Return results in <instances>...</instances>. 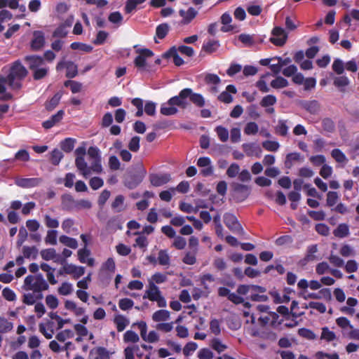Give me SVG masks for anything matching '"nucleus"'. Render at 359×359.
Segmentation results:
<instances>
[{"mask_svg": "<svg viewBox=\"0 0 359 359\" xmlns=\"http://www.w3.org/2000/svg\"><path fill=\"white\" fill-rule=\"evenodd\" d=\"M27 74L28 71L20 60L13 62L8 73L9 87L12 90H20L22 86V81Z\"/></svg>", "mask_w": 359, "mask_h": 359, "instance_id": "obj_1", "label": "nucleus"}, {"mask_svg": "<svg viewBox=\"0 0 359 359\" xmlns=\"http://www.w3.org/2000/svg\"><path fill=\"white\" fill-rule=\"evenodd\" d=\"M24 286L25 290H32L34 292H41L43 290H47L49 287L48 284L41 273L35 276H27L25 279Z\"/></svg>", "mask_w": 359, "mask_h": 359, "instance_id": "obj_2", "label": "nucleus"}, {"mask_svg": "<svg viewBox=\"0 0 359 359\" xmlns=\"http://www.w3.org/2000/svg\"><path fill=\"white\" fill-rule=\"evenodd\" d=\"M224 223L226 227L233 233L243 234L244 230L238 221L236 217L231 213L226 212L224 215Z\"/></svg>", "mask_w": 359, "mask_h": 359, "instance_id": "obj_3", "label": "nucleus"}, {"mask_svg": "<svg viewBox=\"0 0 359 359\" xmlns=\"http://www.w3.org/2000/svg\"><path fill=\"white\" fill-rule=\"evenodd\" d=\"M139 55L134 60V65L139 70L145 69L147 59L154 55L152 50L148 48H142L137 50Z\"/></svg>", "mask_w": 359, "mask_h": 359, "instance_id": "obj_4", "label": "nucleus"}, {"mask_svg": "<svg viewBox=\"0 0 359 359\" xmlns=\"http://www.w3.org/2000/svg\"><path fill=\"white\" fill-rule=\"evenodd\" d=\"M189 94L190 91L188 90L187 88H184L180 92L178 95L170 98L167 104H168V105H173L174 107L177 106L182 109H185L188 105L186 99L188 98Z\"/></svg>", "mask_w": 359, "mask_h": 359, "instance_id": "obj_5", "label": "nucleus"}, {"mask_svg": "<svg viewBox=\"0 0 359 359\" xmlns=\"http://www.w3.org/2000/svg\"><path fill=\"white\" fill-rule=\"evenodd\" d=\"M66 68V77L73 79L78 74V67L72 61H60L56 65V70L61 71Z\"/></svg>", "mask_w": 359, "mask_h": 359, "instance_id": "obj_6", "label": "nucleus"}, {"mask_svg": "<svg viewBox=\"0 0 359 359\" xmlns=\"http://www.w3.org/2000/svg\"><path fill=\"white\" fill-rule=\"evenodd\" d=\"M273 36L270 41L277 46H283L287 41V34L280 27H275L271 32Z\"/></svg>", "mask_w": 359, "mask_h": 359, "instance_id": "obj_7", "label": "nucleus"}, {"mask_svg": "<svg viewBox=\"0 0 359 359\" xmlns=\"http://www.w3.org/2000/svg\"><path fill=\"white\" fill-rule=\"evenodd\" d=\"M72 275L74 279H78L85 273V268L83 266H77L74 264H65L60 270L59 274L62 273Z\"/></svg>", "mask_w": 359, "mask_h": 359, "instance_id": "obj_8", "label": "nucleus"}, {"mask_svg": "<svg viewBox=\"0 0 359 359\" xmlns=\"http://www.w3.org/2000/svg\"><path fill=\"white\" fill-rule=\"evenodd\" d=\"M45 45V36L42 31L33 32V38L30 42V48L33 51L41 50Z\"/></svg>", "mask_w": 359, "mask_h": 359, "instance_id": "obj_9", "label": "nucleus"}, {"mask_svg": "<svg viewBox=\"0 0 359 359\" xmlns=\"http://www.w3.org/2000/svg\"><path fill=\"white\" fill-rule=\"evenodd\" d=\"M24 60L27 63L29 69L31 71L43 67L45 64L44 59L39 55H27L25 57Z\"/></svg>", "mask_w": 359, "mask_h": 359, "instance_id": "obj_10", "label": "nucleus"}, {"mask_svg": "<svg viewBox=\"0 0 359 359\" xmlns=\"http://www.w3.org/2000/svg\"><path fill=\"white\" fill-rule=\"evenodd\" d=\"M42 182L41 178H18L15 180V184L20 187L28 189L39 186Z\"/></svg>", "mask_w": 359, "mask_h": 359, "instance_id": "obj_11", "label": "nucleus"}, {"mask_svg": "<svg viewBox=\"0 0 359 359\" xmlns=\"http://www.w3.org/2000/svg\"><path fill=\"white\" fill-rule=\"evenodd\" d=\"M179 15L182 18L181 24L185 25L189 24L197 16L198 11L193 7H190L187 11L180 9Z\"/></svg>", "mask_w": 359, "mask_h": 359, "instance_id": "obj_12", "label": "nucleus"}, {"mask_svg": "<svg viewBox=\"0 0 359 359\" xmlns=\"http://www.w3.org/2000/svg\"><path fill=\"white\" fill-rule=\"evenodd\" d=\"M243 149L245 154L248 156H255L257 158L261 156L262 149L259 144L251 142V143H244L242 145Z\"/></svg>", "mask_w": 359, "mask_h": 359, "instance_id": "obj_13", "label": "nucleus"}, {"mask_svg": "<svg viewBox=\"0 0 359 359\" xmlns=\"http://www.w3.org/2000/svg\"><path fill=\"white\" fill-rule=\"evenodd\" d=\"M161 294V291L154 283L149 281V288L146 290L143 299L147 298L150 301L154 302Z\"/></svg>", "mask_w": 359, "mask_h": 359, "instance_id": "obj_14", "label": "nucleus"}, {"mask_svg": "<svg viewBox=\"0 0 359 359\" xmlns=\"http://www.w3.org/2000/svg\"><path fill=\"white\" fill-rule=\"evenodd\" d=\"M65 111L59 110L55 114L52 115L49 119L43 122L42 126L46 129H50L59 123L63 118Z\"/></svg>", "mask_w": 359, "mask_h": 359, "instance_id": "obj_15", "label": "nucleus"}, {"mask_svg": "<svg viewBox=\"0 0 359 359\" xmlns=\"http://www.w3.org/2000/svg\"><path fill=\"white\" fill-rule=\"evenodd\" d=\"M76 201L70 194H65L61 196V205L62 210H72L76 208Z\"/></svg>", "mask_w": 359, "mask_h": 359, "instance_id": "obj_16", "label": "nucleus"}, {"mask_svg": "<svg viewBox=\"0 0 359 359\" xmlns=\"http://www.w3.org/2000/svg\"><path fill=\"white\" fill-rule=\"evenodd\" d=\"M170 180V175L168 174L158 175L154 174L150 176V182L154 187H160L168 183Z\"/></svg>", "mask_w": 359, "mask_h": 359, "instance_id": "obj_17", "label": "nucleus"}, {"mask_svg": "<svg viewBox=\"0 0 359 359\" xmlns=\"http://www.w3.org/2000/svg\"><path fill=\"white\" fill-rule=\"evenodd\" d=\"M75 165L80 173L87 178L89 176V170L84 157H76Z\"/></svg>", "mask_w": 359, "mask_h": 359, "instance_id": "obj_18", "label": "nucleus"}, {"mask_svg": "<svg viewBox=\"0 0 359 359\" xmlns=\"http://www.w3.org/2000/svg\"><path fill=\"white\" fill-rule=\"evenodd\" d=\"M62 93L61 91L57 92L50 100L45 102V108L47 111H53L60 103L62 98Z\"/></svg>", "mask_w": 359, "mask_h": 359, "instance_id": "obj_19", "label": "nucleus"}, {"mask_svg": "<svg viewBox=\"0 0 359 359\" xmlns=\"http://www.w3.org/2000/svg\"><path fill=\"white\" fill-rule=\"evenodd\" d=\"M187 88L190 91V94L188 96L190 101L198 107L201 108L204 107L205 102L203 96L200 93H194L191 88Z\"/></svg>", "mask_w": 359, "mask_h": 359, "instance_id": "obj_20", "label": "nucleus"}, {"mask_svg": "<svg viewBox=\"0 0 359 359\" xmlns=\"http://www.w3.org/2000/svg\"><path fill=\"white\" fill-rule=\"evenodd\" d=\"M220 43L218 40L210 39L205 42L202 46V50L206 53L211 54L217 50Z\"/></svg>", "mask_w": 359, "mask_h": 359, "instance_id": "obj_21", "label": "nucleus"}, {"mask_svg": "<svg viewBox=\"0 0 359 359\" xmlns=\"http://www.w3.org/2000/svg\"><path fill=\"white\" fill-rule=\"evenodd\" d=\"M350 233L349 226L346 223L339 224L337 227L333 231V234L335 237L343 238L347 237Z\"/></svg>", "mask_w": 359, "mask_h": 359, "instance_id": "obj_22", "label": "nucleus"}, {"mask_svg": "<svg viewBox=\"0 0 359 359\" xmlns=\"http://www.w3.org/2000/svg\"><path fill=\"white\" fill-rule=\"evenodd\" d=\"M22 252L25 259H35L39 254V250L36 246L25 245L22 248Z\"/></svg>", "mask_w": 359, "mask_h": 359, "instance_id": "obj_23", "label": "nucleus"}, {"mask_svg": "<svg viewBox=\"0 0 359 359\" xmlns=\"http://www.w3.org/2000/svg\"><path fill=\"white\" fill-rule=\"evenodd\" d=\"M232 20L231 16L229 13H224L221 16V22L224 25L222 27L221 31L223 32H231L233 29V25H229Z\"/></svg>", "mask_w": 359, "mask_h": 359, "instance_id": "obj_24", "label": "nucleus"}, {"mask_svg": "<svg viewBox=\"0 0 359 359\" xmlns=\"http://www.w3.org/2000/svg\"><path fill=\"white\" fill-rule=\"evenodd\" d=\"M349 79L346 76H337L334 79L333 84L342 93L345 92V87L349 85Z\"/></svg>", "mask_w": 359, "mask_h": 359, "instance_id": "obj_25", "label": "nucleus"}, {"mask_svg": "<svg viewBox=\"0 0 359 359\" xmlns=\"http://www.w3.org/2000/svg\"><path fill=\"white\" fill-rule=\"evenodd\" d=\"M114 323L116 326L118 332H122L125 330L126 326L129 324V320L123 315H116L114 317Z\"/></svg>", "mask_w": 359, "mask_h": 359, "instance_id": "obj_26", "label": "nucleus"}, {"mask_svg": "<svg viewBox=\"0 0 359 359\" xmlns=\"http://www.w3.org/2000/svg\"><path fill=\"white\" fill-rule=\"evenodd\" d=\"M302 106L304 109L312 114H316L320 109V105L317 100L306 101Z\"/></svg>", "mask_w": 359, "mask_h": 359, "instance_id": "obj_27", "label": "nucleus"}, {"mask_svg": "<svg viewBox=\"0 0 359 359\" xmlns=\"http://www.w3.org/2000/svg\"><path fill=\"white\" fill-rule=\"evenodd\" d=\"M76 141V139L72 137L65 138L60 142L61 149L66 153L71 152L74 149Z\"/></svg>", "mask_w": 359, "mask_h": 359, "instance_id": "obj_28", "label": "nucleus"}, {"mask_svg": "<svg viewBox=\"0 0 359 359\" xmlns=\"http://www.w3.org/2000/svg\"><path fill=\"white\" fill-rule=\"evenodd\" d=\"M59 241L62 244L72 249H76L78 248V242L76 238L62 235L59 238Z\"/></svg>", "mask_w": 359, "mask_h": 359, "instance_id": "obj_29", "label": "nucleus"}, {"mask_svg": "<svg viewBox=\"0 0 359 359\" xmlns=\"http://www.w3.org/2000/svg\"><path fill=\"white\" fill-rule=\"evenodd\" d=\"M170 318V312L167 310L161 309L154 312L152 315V320L154 322L165 321Z\"/></svg>", "mask_w": 359, "mask_h": 359, "instance_id": "obj_30", "label": "nucleus"}, {"mask_svg": "<svg viewBox=\"0 0 359 359\" xmlns=\"http://www.w3.org/2000/svg\"><path fill=\"white\" fill-rule=\"evenodd\" d=\"M158 263L161 266H168L170 264V257L166 250H161L158 253Z\"/></svg>", "mask_w": 359, "mask_h": 359, "instance_id": "obj_31", "label": "nucleus"}, {"mask_svg": "<svg viewBox=\"0 0 359 359\" xmlns=\"http://www.w3.org/2000/svg\"><path fill=\"white\" fill-rule=\"evenodd\" d=\"M170 30V26L167 23H161L156 28V36L160 39H163Z\"/></svg>", "mask_w": 359, "mask_h": 359, "instance_id": "obj_32", "label": "nucleus"}, {"mask_svg": "<svg viewBox=\"0 0 359 359\" xmlns=\"http://www.w3.org/2000/svg\"><path fill=\"white\" fill-rule=\"evenodd\" d=\"M116 269V264L112 257L108 258L101 267V271L105 273H113Z\"/></svg>", "mask_w": 359, "mask_h": 359, "instance_id": "obj_33", "label": "nucleus"}, {"mask_svg": "<svg viewBox=\"0 0 359 359\" xmlns=\"http://www.w3.org/2000/svg\"><path fill=\"white\" fill-rule=\"evenodd\" d=\"M65 87H69L72 93H77L82 90V83L74 80H67L64 82Z\"/></svg>", "mask_w": 359, "mask_h": 359, "instance_id": "obj_34", "label": "nucleus"}, {"mask_svg": "<svg viewBox=\"0 0 359 359\" xmlns=\"http://www.w3.org/2000/svg\"><path fill=\"white\" fill-rule=\"evenodd\" d=\"M301 155L299 153L292 152L287 154L285 166L286 168L290 169L293 165V161H298L300 160Z\"/></svg>", "mask_w": 359, "mask_h": 359, "instance_id": "obj_35", "label": "nucleus"}, {"mask_svg": "<svg viewBox=\"0 0 359 359\" xmlns=\"http://www.w3.org/2000/svg\"><path fill=\"white\" fill-rule=\"evenodd\" d=\"M147 0H127L124 8L126 13H132L137 8L138 5L143 4Z\"/></svg>", "mask_w": 359, "mask_h": 359, "instance_id": "obj_36", "label": "nucleus"}, {"mask_svg": "<svg viewBox=\"0 0 359 359\" xmlns=\"http://www.w3.org/2000/svg\"><path fill=\"white\" fill-rule=\"evenodd\" d=\"M49 68L48 67H41L32 71L33 79L36 81L45 78L48 73Z\"/></svg>", "mask_w": 359, "mask_h": 359, "instance_id": "obj_37", "label": "nucleus"}, {"mask_svg": "<svg viewBox=\"0 0 359 359\" xmlns=\"http://www.w3.org/2000/svg\"><path fill=\"white\" fill-rule=\"evenodd\" d=\"M288 126H287V121L285 120H279L278 125L275 128V132L276 134L285 137L287 135Z\"/></svg>", "mask_w": 359, "mask_h": 359, "instance_id": "obj_38", "label": "nucleus"}, {"mask_svg": "<svg viewBox=\"0 0 359 359\" xmlns=\"http://www.w3.org/2000/svg\"><path fill=\"white\" fill-rule=\"evenodd\" d=\"M88 170L89 175L91 174V172H93L97 174L101 173L103 170L101 158L93 160V161L90 163V166L88 167Z\"/></svg>", "mask_w": 359, "mask_h": 359, "instance_id": "obj_39", "label": "nucleus"}, {"mask_svg": "<svg viewBox=\"0 0 359 359\" xmlns=\"http://www.w3.org/2000/svg\"><path fill=\"white\" fill-rule=\"evenodd\" d=\"M40 253L42 259L46 261L55 259L57 257L56 250L54 248L42 250Z\"/></svg>", "mask_w": 359, "mask_h": 359, "instance_id": "obj_40", "label": "nucleus"}, {"mask_svg": "<svg viewBox=\"0 0 359 359\" xmlns=\"http://www.w3.org/2000/svg\"><path fill=\"white\" fill-rule=\"evenodd\" d=\"M270 85L272 88L276 89L282 88L288 86V81L282 76H277L275 79L271 81Z\"/></svg>", "mask_w": 359, "mask_h": 359, "instance_id": "obj_41", "label": "nucleus"}, {"mask_svg": "<svg viewBox=\"0 0 359 359\" xmlns=\"http://www.w3.org/2000/svg\"><path fill=\"white\" fill-rule=\"evenodd\" d=\"M161 113L165 116H171L177 113V109L173 105H168V104L163 103L161 107Z\"/></svg>", "mask_w": 359, "mask_h": 359, "instance_id": "obj_42", "label": "nucleus"}, {"mask_svg": "<svg viewBox=\"0 0 359 359\" xmlns=\"http://www.w3.org/2000/svg\"><path fill=\"white\" fill-rule=\"evenodd\" d=\"M320 339L330 342L336 339V334L334 332L330 330L327 327H324L322 328Z\"/></svg>", "mask_w": 359, "mask_h": 359, "instance_id": "obj_43", "label": "nucleus"}, {"mask_svg": "<svg viewBox=\"0 0 359 359\" xmlns=\"http://www.w3.org/2000/svg\"><path fill=\"white\" fill-rule=\"evenodd\" d=\"M13 328V323L8 321L5 318H0V332L7 333L11 331Z\"/></svg>", "mask_w": 359, "mask_h": 359, "instance_id": "obj_44", "label": "nucleus"}, {"mask_svg": "<svg viewBox=\"0 0 359 359\" xmlns=\"http://www.w3.org/2000/svg\"><path fill=\"white\" fill-rule=\"evenodd\" d=\"M70 24H62L58 27H57L53 33V37H60L64 38L67 36L68 32L67 30V27H69Z\"/></svg>", "mask_w": 359, "mask_h": 359, "instance_id": "obj_45", "label": "nucleus"}, {"mask_svg": "<svg viewBox=\"0 0 359 359\" xmlns=\"http://www.w3.org/2000/svg\"><path fill=\"white\" fill-rule=\"evenodd\" d=\"M277 102V99L275 95H267L264 96L261 102L260 105L262 107H268L274 105Z\"/></svg>", "mask_w": 359, "mask_h": 359, "instance_id": "obj_46", "label": "nucleus"}, {"mask_svg": "<svg viewBox=\"0 0 359 359\" xmlns=\"http://www.w3.org/2000/svg\"><path fill=\"white\" fill-rule=\"evenodd\" d=\"M215 132L217 133V135L219 139L222 142H225L228 140L229 131L226 128H224L222 126H217L215 128Z\"/></svg>", "mask_w": 359, "mask_h": 359, "instance_id": "obj_47", "label": "nucleus"}, {"mask_svg": "<svg viewBox=\"0 0 359 359\" xmlns=\"http://www.w3.org/2000/svg\"><path fill=\"white\" fill-rule=\"evenodd\" d=\"M331 156L338 163L347 161L346 155L339 149H334L331 152Z\"/></svg>", "mask_w": 359, "mask_h": 359, "instance_id": "obj_48", "label": "nucleus"}, {"mask_svg": "<svg viewBox=\"0 0 359 359\" xmlns=\"http://www.w3.org/2000/svg\"><path fill=\"white\" fill-rule=\"evenodd\" d=\"M207 281H208V282H213V281H215L214 276L212 274H210V273H205V274H203L201 277V285H203V287L205 289L206 293L209 294L210 292V290L209 286L206 283Z\"/></svg>", "mask_w": 359, "mask_h": 359, "instance_id": "obj_49", "label": "nucleus"}, {"mask_svg": "<svg viewBox=\"0 0 359 359\" xmlns=\"http://www.w3.org/2000/svg\"><path fill=\"white\" fill-rule=\"evenodd\" d=\"M63 156L62 151L57 149H55L51 152L50 160L53 165H57Z\"/></svg>", "mask_w": 359, "mask_h": 359, "instance_id": "obj_50", "label": "nucleus"}, {"mask_svg": "<svg viewBox=\"0 0 359 359\" xmlns=\"http://www.w3.org/2000/svg\"><path fill=\"white\" fill-rule=\"evenodd\" d=\"M57 231L56 230H48L45 238L46 244L55 245L57 244Z\"/></svg>", "mask_w": 359, "mask_h": 359, "instance_id": "obj_51", "label": "nucleus"}, {"mask_svg": "<svg viewBox=\"0 0 359 359\" xmlns=\"http://www.w3.org/2000/svg\"><path fill=\"white\" fill-rule=\"evenodd\" d=\"M123 340L125 342L136 343L139 341L140 338L136 332L132 330H128L123 335Z\"/></svg>", "mask_w": 359, "mask_h": 359, "instance_id": "obj_52", "label": "nucleus"}, {"mask_svg": "<svg viewBox=\"0 0 359 359\" xmlns=\"http://www.w3.org/2000/svg\"><path fill=\"white\" fill-rule=\"evenodd\" d=\"M262 147L266 151H276L279 149L280 144L276 141L266 140L262 142Z\"/></svg>", "mask_w": 359, "mask_h": 359, "instance_id": "obj_53", "label": "nucleus"}, {"mask_svg": "<svg viewBox=\"0 0 359 359\" xmlns=\"http://www.w3.org/2000/svg\"><path fill=\"white\" fill-rule=\"evenodd\" d=\"M72 285L67 282H64L58 287V293L61 295H69L72 292Z\"/></svg>", "mask_w": 359, "mask_h": 359, "instance_id": "obj_54", "label": "nucleus"}, {"mask_svg": "<svg viewBox=\"0 0 359 359\" xmlns=\"http://www.w3.org/2000/svg\"><path fill=\"white\" fill-rule=\"evenodd\" d=\"M28 236V233L27 230L24 226L20 228L19 233L18 236V241L16 242V245L18 248H20L25 241L27 240Z\"/></svg>", "mask_w": 359, "mask_h": 359, "instance_id": "obj_55", "label": "nucleus"}, {"mask_svg": "<svg viewBox=\"0 0 359 359\" xmlns=\"http://www.w3.org/2000/svg\"><path fill=\"white\" fill-rule=\"evenodd\" d=\"M259 130L258 125L255 122H249L244 128L245 134L248 135H255Z\"/></svg>", "mask_w": 359, "mask_h": 359, "instance_id": "obj_56", "label": "nucleus"}, {"mask_svg": "<svg viewBox=\"0 0 359 359\" xmlns=\"http://www.w3.org/2000/svg\"><path fill=\"white\" fill-rule=\"evenodd\" d=\"M134 302L129 298L121 299L118 302L119 308L123 311H127L133 308Z\"/></svg>", "mask_w": 359, "mask_h": 359, "instance_id": "obj_57", "label": "nucleus"}, {"mask_svg": "<svg viewBox=\"0 0 359 359\" xmlns=\"http://www.w3.org/2000/svg\"><path fill=\"white\" fill-rule=\"evenodd\" d=\"M140 138L138 136H134L131 138L128 143V149L133 152H137L140 149Z\"/></svg>", "mask_w": 359, "mask_h": 359, "instance_id": "obj_58", "label": "nucleus"}, {"mask_svg": "<svg viewBox=\"0 0 359 359\" xmlns=\"http://www.w3.org/2000/svg\"><path fill=\"white\" fill-rule=\"evenodd\" d=\"M212 348L218 352L219 353L224 351L226 349L227 346L225 344H223L221 341L217 338H214L211 341Z\"/></svg>", "mask_w": 359, "mask_h": 359, "instance_id": "obj_59", "label": "nucleus"}, {"mask_svg": "<svg viewBox=\"0 0 359 359\" xmlns=\"http://www.w3.org/2000/svg\"><path fill=\"white\" fill-rule=\"evenodd\" d=\"M332 69L339 75L343 74L344 71V65L343 61L339 58L335 59L332 64Z\"/></svg>", "mask_w": 359, "mask_h": 359, "instance_id": "obj_60", "label": "nucleus"}, {"mask_svg": "<svg viewBox=\"0 0 359 359\" xmlns=\"http://www.w3.org/2000/svg\"><path fill=\"white\" fill-rule=\"evenodd\" d=\"M89 185L93 190H97L104 185V181L99 177H93L90 180Z\"/></svg>", "mask_w": 359, "mask_h": 359, "instance_id": "obj_61", "label": "nucleus"}, {"mask_svg": "<svg viewBox=\"0 0 359 359\" xmlns=\"http://www.w3.org/2000/svg\"><path fill=\"white\" fill-rule=\"evenodd\" d=\"M97 356L95 359H109L110 358L109 352L104 347H97L95 349Z\"/></svg>", "mask_w": 359, "mask_h": 359, "instance_id": "obj_62", "label": "nucleus"}, {"mask_svg": "<svg viewBox=\"0 0 359 359\" xmlns=\"http://www.w3.org/2000/svg\"><path fill=\"white\" fill-rule=\"evenodd\" d=\"M213 353L208 348H203L198 352V358L199 359H212Z\"/></svg>", "mask_w": 359, "mask_h": 359, "instance_id": "obj_63", "label": "nucleus"}, {"mask_svg": "<svg viewBox=\"0 0 359 359\" xmlns=\"http://www.w3.org/2000/svg\"><path fill=\"white\" fill-rule=\"evenodd\" d=\"M315 356L316 359H325V358L328 359H339V356L337 353H327L323 351H318Z\"/></svg>", "mask_w": 359, "mask_h": 359, "instance_id": "obj_64", "label": "nucleus"}]
</instances>
